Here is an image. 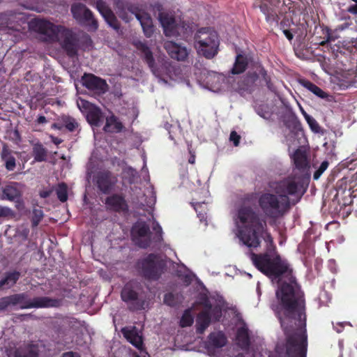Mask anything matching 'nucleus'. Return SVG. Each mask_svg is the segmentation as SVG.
Returning a JSON list of instances; mask_svg holds the SVG:
<instances>
[{
  "label": "nucleus",
  "instance_id": "41",
  "mask_svg": "<svg viewBox=\"0 0 357 357\" xmlns=\"http://www.w3.org/2000/svg\"><path fill=\"white\" fill-rule=\"evenodd\" d=\"M257 114L265 119H269L271 118L273 111L269 109L267 105H262L257 109Z\"/></svg>",
  "mask_w": 357,
  "mask_h": 357
},
{
  "label": "nucleus",
  "instance_id": "54",
  "mask_svg": "<svg viewBox=\"0 0 357 357\" xmlns=\"http://www.w3.org/2000/svg\"><path fill=\"white\" fill-rule=\"evenodd\" d=\"M264 239L265 241L267 242V243H269L271 245H272L273 243V238H271V236H270V234H266L265 236H264Z\"/></svg>",
  "mask_w": 357,
  "mask_h": 357
},
{
  "label": "nucleus",
  "instance_id": "30",
  "mask_svg": "<svg viewBox=\"0 0 357 357\" xmlns=\"http://www.w3.org/2000/svg\"><path fill=\"white\" fill-rule=\"evenodd\" d=\"M249 59L246 55L238 54L236 61L231 70L232 74H240L245 71L248 63Z\"/></svg>",
  "mask_w": 357,
  "mask_h": 357
},
{
  "label": "nucleus",
  "instance_id": "49",
  "mask_svg": "<svg viewBox=\"0 0 357 357\" xmlns=\"http://www.w3.org/2000/svg\"><path fill=\"white\" fill-rule=\"evenodd\" d=\"M149 192L151 194V197L149 198V199L146 202V206L149 208H152L153 206L155 204L156 197H155V193L152 190H151Z\"/></svg>",
  "mask_w": 357,
  "mask_h": 357
},
{
  "label": "nucleus",
  "instance_id": "12",
  "mask_svg": "<svg viewBox=\"0 0 357 357\" xmlns=\"http://www.w3.org/2000/svg\"><path fill=\"white\" fill-rule=\"evenodd\" d=\"M158 20L166 36H177L184 33L185 26L183 23L178 24L172 15L167 13H160Z\"/></svg>",
  "mask_w": 357,
  "mask_h": 357
},
{
  "label": "nucleus",
  "instance_id": "47",
  "mask_svg": "<svg viewBox=\"0 0 357 357\" xmlns=\"http://www.w3.org/2000/svg\"><path fill=\"white\" fill-rule=\"evenodd\" d=\"M13 215L12 210L6 206H0V218L8 217Z\"/></svg>",
  "mask_w": 357,
  "mask_h": 357
},
{
  "label": "nucleus",
  "instance_id": "56",
  "mask_svg": "<svg viewBox=\"0 0 357 357\" xmlns=\"http://www.w3.org/2000/svg\"><path fill=\"white\" fill-rule=\"evenodd\" d=\"M40 197L43 198H46L50 196V192L49 191H43L40 193Z\"/></svg>",
  "mask_w": 357,
  "mask_h": 357
},
{
  "label": "nucleus",
  "instance_id": "18",
  "mask_svg": "<svg viewBox=\"0 0 357 357\" xmlns=\"http://www.w3.org/2000/svg\"><path fill=\"white\" fill-rule=\"evenodd\" d=\"M121 331L126 340L141 351L143 357H146V355H148L146 351H143L142 335L136 327H126L122 328Z\"/></svg>",
  "mask_w": 357,
  "mask_h": 357
},
{
  "label": "nucleus",
  "instance_id": "23",
  "mask_svg": "<svg viewBox=\"0 0 357 357\" xmlns=\"http://www.w3.org/2000/svg\"><path fill=\"white\" fill-rule=\"evenodd\" d=\"M21 184L18 183H13L6 185L2 190V198L10 201H13L21 196Z\"/></svg>",
  "mask_w": 357,
  "mask_h": 357
},
{
  "label": "nucleus",
  "instance_id": "20",
  "mask_svg": "<svg viewBox=\"0 0 357 357\" xmlns=\"http://www.w3.org/2000/svg\"><path fill=\"white\" fill-rule=\"evenodd\" d=\"M164 47L168 54L178 61H184L189 54V50L185 46L172 41H166Z\"/></svg>",
  "mask_w": 357,
  "mask_h": 357
},
{
  "label": "nucleus",
  "instance_id": "40",
  "mask_svg": "<svg viewBox=\"0 0 357 357\" xmlns=\"http://www.w3.org/2000/svg\"><path fill=\"white\" fill-rule=\"evenodd\" d=\"M123 174L128 178L130 183H133L137 177V171L131 167H126L123 169Z\"/></svg>",
  "mask_w": 357,
  "mask_h": 357
},
{
  "label": "nucleus",
  "instance_id": "37",
  "mask_svg": "<svg viewBox=\"0 0 357 357\" xmlns=\"http://www.w3.org/2000/svg\"><path fill=\"white\" fill-rule=\"evenodd\" d=\"M167 75L172 80L176 81L178 79L179 70L172 66L169 63H165L164 66Z\"/></svg>",
  "mask_w": 357,
  "mask_h": 357
},
{
  "label": "nucleus",
  "instance_id": "2",
  "mask_svg": "<svg viewBox=\"0 0 357 357\" xmlns=\"http://www.w3.org/2000/svg\"><path fill=\"white\" fill-rule=\"evenodd\" d=\"M270 192L262 193L259 198V206L265 215L278 219L285 215L291 206L290 197L298 202L305 192L301 175L294 172L291 176L270 181Z\"/></svg>",
  "mask_w": 357,
  "mask_h": 357
},
{
  "label": "nucleus",
  "instance_id": "5",
  "mask_svg": "<svg viewBox=\"0 0 357 357\" xmlns=\"http://www.w3.org/2000/svg\"><path fill=\"white\" fill-rule=\"evenodd\" d=\"M19 305L20 308L50 307L59 305V301L48 297H36L28 298L26 294H14L0 298V311L6 310L10 305Z\"/></svg>",
  "mask_w": 357,
  "mask_h": 357
},
{
  "label": "nucleus",
  "instance_id": "13",
  "mask_svg": "<svg viewBox=\"0 0 357 357\" xmlns=\"http://www.w3.org/2000/svg\"><path fill=\"white\" fill-rule=\"evenodd\" d=\"M130 16L128 17L127 14L121 13V17L126 22H129L134 15L137 20H139L144 35L147 38H150L154 32V26L153 20L150 15L144 10H138L136 11L130 10Z\"/></svg>",
  "mask_w": 357,
  "mask_h": 357
},
{
  "label": "nucleus",
  "instance_id": "46",
  "mask_svg": "<svg viewBox=\"0 0 357 357\" xmlns=\"http://www.w3.org/2000/svg\"><path fill=\"white\" fill-rule=\"evenodd\" d=\"M64 123L66 128L70 131H73L77 126V123L75 119L70 117L66 118Z\"/></svg>",
  "mask_w": 357,
  "mask_h": 357
},
{
  "label": "nucleus",
  "instance_id": "17",
  "mask_svg": "<svg viewBox=\"0 0 357 357\" xmlns=\"http://www.w3.org/2000/svg\"><path fill=\"white\" fill-rule=\"evenodd\" d=\"M82 85L96 93H103L107 90L106 82L92 74H84L82 77Z\"/></svg>",
  "mask_w": 357,
  "mask_h": 357
},
{
  "label": "nucleus",
  "instance_id": "29",
  "mask_svg": "<svg viewBox=\"0 0 357 357\" xmlns=\"http://www.w3.org/2000/svg\"><path fill=\"white\" fill-rule=\"evenodd\" d=\"M38 352L36 345L26 344L17 349L14 357H37Z\"/></svg>",
  "mask_w": 357,
  "mask_h": 357
},
{
  "label": "nucleus",
  "instance_id": "8",
  "mask_svg": "<svg viewBox=\"0 0 357 357\" xmlns=\"http://www.w3.org/2000/svg\"><path fill=\"white\" fill-rule=\"evenodd\" d=\"M26 20L22 13L13 12L0 15V31H4L7 33L13 31L20 32L24 29Z\"/></svg>",
  "mask_w": 357,
  "mask_h": 357
},
{
  "label": "nucleus",
  "instance_id": "27",
  "mask_svg": "<svg viewBox=\"0 0 357 357\" xmlns=\"http://www.w3.org/2000/svg\"><path fill=\"white\" fill-rule=\"evenodd\" d=\"M1 160L4 162L5 167L8 171H13L16 167V160L13 155V151L4 144L1 152Z\"/></svg>",
  "mask_w": 357,
  "mask_h": 357
},
{
  "label": "nucleus",
  "instance_id": "9",
  "mask_svg": "<svg viewBox=\"0 0 357 357\" xmlns=\"http://www.w3.org/2000/svg\"><path fill=\"white\" fill-rule=\"evenodd\" d=\"M139 287L135 282L127 283L121 291V298L123 301L131 305L133 310H139L144 307V301L139 293Z\"/></svg>",
  "mask_w": 357,
  "mask_h": 357
},
{
  "label": "nucleus",
  "instance_id": "3",
  "mask_svg": "<svg viewBox=\"0 0 357 357\" xmlns=\"http://www.w3.org/2000/svg\"><path fill=\"white\" fill-rule=\"evenodd\" d=\"M235 235L248 248H257L260 244L259 234L264 231V225L259 215L250 207L240 208L234 217Z\"/></svg>",
  "mask_w": 357,
  "mask_h": 357
},
{
  "label": "nucleus",
  "instance_id": "35",
  "mask_svg": "<svg viewBox=\"0 0 357 357\" xmlns=\"http://www.w3.org/2000/svg\"><path fill=\"white\" fill-rule=\"evenodd\" d=\"M194 322V315L192 312V308L185 310L180 320V326L181 327H187L191 326Z\"/></svg>",
  "mask_w": 357,
  "mask_h": 357
},
{
  "label": "nucleus",
  "instance_id": "26",
  "mask_svg": "<svg viewBox=\"0 0 357 357\" xmlns=\"http://www.w3.org/2000/svg\"><path fill=\"white\" fill-rule=\"evenodd\" d=\"M123 125L118 117L114 114L106 118V123L104 126V130L109 132H120L123 129Z\"/></svg>",
  "mask_w": 357,
  "mask_h": 357
},
{
  "label": "nucleus",
  "instance_id": "57",
  "mask_svg": "<svg viewBox=\"0 0 357 357\" xmlns=\"http://www.w3.org/2000/svg\"><path fill=\"white\" fill-rule=\"evenodd\" d=\"M38 122L40 123H44L46 122V118L43 116H40L38 119Z\"/></svg>",
  "mask_w": 357,
  "mask_h": 357
},
{
  "label": "nucleus",
  "instance_id": "1",
  "mask_svg": "<svg viewBox=\"0 0 357 357\" xmlns=\"http://www.w3.org/2000/svg\"><path fill=\"white\" fill-rule=\"evenodd\" d=\"M278 304L272 308L287 336L285 347L277 345L279 357H306V316L303 294H276ZM236 357H243L238 355Z\"/></svg>",
  "mask_w": 357,
  "mask_h": 357
},
{
  "label": "nucleus",
  "instance_id": "22",
  "mask_svg": "<svg viewBox=\"0 0 357 357\" xmlns=\"http://www.w3.org/2000/svg\"><path fill=\"white\" fill-rule=\"evenodd\" d=\"M97 8L110 26L114 29H117L119 28L116 17L114 16L112 11L105 6L104 2L98 1Z\"/></svg>",
  "mask_w": 357,
  "mask_h": 357
},
{
  "label": "nucleus",
  "instance_id": "32",
  "mask_svg": "<svg viewBox=\"0 0 357 357\" xmlns=\"http://www.w3.org/2000/svg\"><path fill=\"white\" fill-rule=\"evenodd\" d=\"M301 83L305 88L310 91L319 98L326 99L328 97V95L326 92L310 81L301 80Z\"/></svg>",
  "mask_w": 357,
  "mask_h": 357
},
{
  "label": "nucleus",
  "instance_id": "10",
  "mask_svg": "<svg viewBox=\"0 0 357 357\" xmlns=\"http://www.w3.org/2000/svg\"><path fill=\"white\" fill-rule=\"evenodd\" d=\"M131 236L134 243L141 248L149 246L151 241V234L149 226L144 222L137 221L132 227Z\"/></svg>",
  "mask_w": 357,
  "mask_h": 357
},
{
  "label": "nucleus",
  "instance_id": "62",
  "mask_svg": "<svg viewBox=\"0 0 357 357\" xmlns=\"http://www.w3.org/2000/svg\"><path fill=\"white\" fill-rule=\"evenodd\" d=\"M257 293L258 294H260V290H259V283L258 282L257 284Z\"/></svg>",
  "mask_w": 357,
  "mask_h": 357
},
{
  "label": "nucleus",
  "instance_id": "48",
  "mask_svg": "<svg viewBox=\"0 0 357 357\" xmlns=\"http://www.w3.org/2000/svg\"><path fill=\"white\" fill-rule=\"evenodd\" d=\"M153 229L155 231V238H156V241H160L161 239V237H162V228H161V227L159 225L158 223L156 222L153 226Z\"/></svg>",
  "mask_w": 357,
  "mask_h": 357
},
{
  "label": "nucleus",
  "instance_id": "15",
  "mask_svg": "<svg viewBox=\"0 0 357 357\" xmlns=\"http://www.w3.org/2000/svg\"><path fill=\"white\" fill-rule=\"evenodd\" d=\"M77 104L79 109L86 114L88 122L91 126H99L102 118L100 109L82 98L78 99Z\"/></svg>",
  "mask_w": 357,
  "mask_h": 357
},
{
  "label": "nucleus",
  "instance_id": "14",
  "mask_svg": "<svg viewBox=\"0 0 357 357\" xmlns=\"http://www.w3.org/2000/svg\"><path fill=\"white\" fill-rule=\"evenodd\" d=\"M143 274L150 279H157L163 266V262L155 255H150L141 262Z\"/></svg>",
  "mask_w": 357,
  "mask_h": 357
},
{
  "label": "nucleus",
  "instance_id": "7",
  "mask_svg": "<svg viewBox=\"0 0 357 357\" xmlns=\"http://www.w3.org/2000/svg\"><path fill=\"white\" fill-rule=\"evenodd\" d=\"M219 40L217 33L208 28L200 29L195 36V47L199 54L207 59L218 53Z\"/></svg>",
  "mask_w": 357,
  "mask_h": 357
},
{
  "label": "nucleus",
  "instance_id": "25",
  "mask_svg": "<svg viewBox=\"0 0 357 357\" xmlns=\"http://www.w3.org/2000/svg\"><path fill=\"white\" fill-rule=\"evenodd\" d=\"M106 204L109 208L116 211H123L127 209V204L124 198L117 195L107 197Z\"/></svg>",
  "mask_w": 357,
  "mask_h": 357
},
{
  "label": "nucleus",
  "instance_id": "36",
  "mask_svg": "<svg viewBox=\"0 0 357 357\" xmlns=\"http://www.w3.org/2000/svg\"><path fill=\"white\" fill-rule=\"evenodd\" d=\"M33 153L36 161L42 162L46 160L47 152L41 144H35Z\"/></svg>",
  "mask_w": 357,
  "mask_h": 357
},
{
  "label": "nucleus",
  "instance_id": "61",
  "mask_svg": "<svg viewBox=\"0 0 357 357\" xmlns=\"http://www.w3.org/2000/svg\"><path fill=\"white\" fill-rule=\"evenodd\" d=\"M144 167L142 168V171H146L147 168L146 167V161L144 160Z\"/></svg>",
  "mask_w": 357,
  "mask_h": 357
},
{
  "label": "nucleus",
  "instance_id": "58",
  "mask_svg": "<svg viewBox=\"0 0 357 357\" xmlns=\"http://www.w3.org/2000/svg\"><path fill=\"white\" fill-rule=\"evenodd\" d=\"M188 161L190 164H194L195 162V155L192 154Z\"/></svg>",
  "mask_w": 357,
  "mask_h": 357
},
{
  "label": "nucleus",
  "instance_id": "11",
  "mask_svg": "<svg viewBox=\"0 0 357 357\" xmlns=\"http://www.w3.org/2000/svg\"><path fill=\"white\" fill-rule=\"evenodd\" d=\"M71 12L74 18L80 24L89 26L91 31H95L98 28V23L93 18L92 13L84 5L81 3L73 4Z\"/></svg>",
  "mask_w": 357,
  "mask_h": 357
},
{
  "label": "nucleus",
  "instance_id": "43",
  "mask_svg": "<svg viewBox=\"0 0 357 357\" xmlns=\"http://www.w3.org/2000/svg\"><path fill=\"white\" fill-rule=\"evenodd\" d=\"M43 218V212L40 208H34L32 212V225L36 227Z\"/></svg>",
  "mask_w": 357,
  "mask_h": 357
},
{
  "label": "nucleus",
  "instance_id": "60",
  "mask_svg": "<svg viewBox=\"0 0 357 357\" xmlns=\"http://www.w3.org/2000/svg\"><path fill=\"white\" fill-rule=\"evenodd\" d=\"M339 347H340V351L342 352V349H343V341L342 340L339 341Z\"/></svg>",
  "mask_w": 357,
  "mask_h": 357
},
{
  "label": "nucleus",
  "instance_id": "44",
  "mask_svg": "<svg viewBox=\"0 0 357 357\" xmlns=\"http://www.w3.org/2000/svg\"><path fill=\"white\" fill-rule=\"evenodd\" d=\"M178 275L179 277L183 278L185 282L187 284H190L195 278V275L189 270H185V273L183 275L181 273H178Z\"/></svg>",
  "mask_w": 357,
  "mask_h": 357
},
{
  "label": "nucleus",
  "instance_id": "42",
  "mask_svg": "<svg viewBox=\"0 0 357 357\" xmlns=\"http://www.w3.org/2000/svg\"><path fill=\"white\" fill-rule=\"evenodd\" d=\"M305 119L306 121L307 122L308 125L310 126L311 130L314 132H315V133L319 132L320 127H319L318 123L317 122V121L313 117L310 116L307 114H305Z\"/></svg>",
  "mask_w": 357,
  "mask_h": 357
},
{
  "label": "nucleus",
  "instance_id": "52",
  "mask_svg": "<svg viewBox=\"0 0 357 357\" xmlns=\"http://www.w3.org/2000/svg\"><path fill=\"white\" fill-rule=\"evenodd\" d=\"M355 2L354 4L349 6L348 11L351 14H357V0H352Z\"/></svg>",
  "mask_w": 357,
  "mask_h": 357
},
{
  "label": "nucleus",
  "instance_id": "28",
  "mask_svg": "<svg viewBox=\"0 0 357 357\" xmlns=\"http://www.w3.org/2000/svg\"><path fill=\"white\" fill-rule=\"evenodd\" d=\"M292 159L296 169L304 173L308 167V162L305 153L300 149H297L292 155Z\"/></svg>",
  "mask_w": 357,
  "mask_h": 357
},
{
  "label": "nucleus",
  "instance_id": "38",
  "mask_svg": "<svg viewBox=\"0 0 357 357\" xmlns=\"http://www.w3.org/2000/svg\"><path fill=\"white\" fill-rule=\"evenodd\" d=\"M56 195L59 198V199L64 202L68 199V192H67V185L64 183H60L58 185V187L56 188Z\"/></svg>",
  "mask_w": 357,
  "mask_h": 357
},
{
  "label": "nucleus",
  "instance_id": "55",
  "mask_svg": "<svg viewBox=\"0 0 357 357\" xmlns=\"http://www.w3.org/2000/svg\"><path fill=\"white\" fill-rule=\"evenodd\" d=\"M284 34L289 40H291L293 38V35L288 30H284Z\"/></svg>",
  "mask_w": 357,
  "mask_h": 357
},
{
  "label": "nucleus",
  "instance_id": "34",
  "mask_svg": "<svg viewBox=\"0 0 357 357\" xmlns=\"http://www.w3.org/2000/svg\"><path fill=\"white\" fill-rule=\"evenodd\" d=\"M238 344L242 348H246L249 345V334L247 327L243 326L238 328L236 334Z\"/></svg>",
  "mask_w": 357,
  "mask_h": 357
},
{
  "label": "nucleus",
  "instance_id": "59",
  "mask_svg": "<svg viewBox=\"0 0 357 357\" xmlns=\"http://www.w3.org/2000/svg\"><path fill=\"white\" fill-rule=\"evenodd\" d=\"M337 326H340V328L335 327V330H336V331L337 333H340L342 331V324H337Z\"/></svg>",
  "mask_w": 357,
  "mask_h": 357
},
{
  "label": "nucleus",
  "instance_id": "63",
  "mask_svg": "<svg viewBox=\"0 0 357 357\" xmlns=\"http://www.w3.org/2000/svg\"><path fill=\"white\" fill-rule=\"evenodd\" d=\"M61 141L60 139H56L54 141V142L55 144H58L61 143Z\"/></svg>",
  "mask_w": 357,
  "mask_h": 357
},
{
  "label": "nucleus",
  "instance_id": "21",
  "mask_svg": "<svg viewBox=\"0 0 357 357\" xmlns=\"http://www.w3.org/2000/svg\"><path fill=\"white\" fill-rule=\"evenodd\" d=\"M135 44L137 49L139 51H140L141 53L142 54L149 68L151 69V71L153 73L154 75L159 77V82L167 83V81L164 77H160V75L155 69L154 59L153 57L152 52H151L149 48L144 43L141 41H137Z\"/></svg>",
  "mask_w": 357,
  "mask_h": 357
},
{
  "label": "nucleus",
  "instance_id": "50",
  "mask_svg": "<svg viewBox=\"0 0 357 357\" xmlns=\"http://www.w3.org/2000/svg\"><path fill=\"white\" fill-rule=\"evenodd\" d=\"M230 141L233 142L235 146H237L239 144L240 136L235 132L232 131L229 137Z\"/></svg>",
  "mask_w": 357,
  "mask_h": 357
},
{
  "label": "nucleus",
  "instance_id": "33",
  "mask_svg": "<svg viewBox=\"0 0 357 357\" xmlns=\"http://www.w3.org/2000/svg\"><path fill=\"white\" fill-rule=\"evenodd\" d=\"M195 210L197 213L201 222H205V225H207L206 222V209L207 203L206 202H193L191 203Z\"/></svg>",
  "mask_w": 357,
  "mask_h": 357
},
{
  "label": "nucleus",
  "instance_id": "31",
  "mask_svg": "<svg viewBox=\"0 0 357 357\" xmlns=\"http://www.w3.org/2000/svg\"><path fill=\"white\" fill-rule=\"evenodd\" d=\"M226 337L222 332H213L208 336V343L213 347H222L226 344Z\"/></svg>",
  "mask_w": 357,
  "mask_h": 357
},
{
  "label": "nucleus",
  "instance_id": "64",
  "mask_svg": "<svg viewBox=\"0 0 357 357\" xmlns=\"http://www.w3.org/2000/svg\"><path fill=\"white\" fill-rule=\"evenodd\" d=\"M329 264H330V266L334 265L335 264V261L333 260V259L330 260L329 261Z\"/></svg>",
  "mask_w": 357,
  "mask_h": 357
},
{
  "label": "nucleus",
  "instance_id": "4",
  "mask_svg": "<svg viewBox=\"0 0 357 357\" xmlns=\"http://www.w3.org/2000/svg\"><path fill=\"white\" fill-rule=\"evenodd\" d=\"M30 29L40 35L45 41H60L63 48L68 54L73 56L77 51V40L75 34L62 26H57L53 23L43 20L33 19L29 23Z\"/></svg>",
  "mask_w": 357,
  "mask_h": 357
},
{
  "label": "nucleus",
  "instance_id": "51",
  "mask_svg": "<svg viewBox=\"0 0 357 357\" xmlns=\"http://www.w3.org/2000/svg\"><path fill=\"white\" fill-rule=\"evenodd\" d=\"M336 39V36H333L331 33L329 32V31H327V36L326 40H323L320 43L321 45H324L327 43L335 41Z\"/></svg>",
  "mask_w": 357,
  "mask_h": 357
},
{
  "label": "nucleus",
  "instance_id": "45",
  "mask_svg": "<svg viewBox=\"0 0 357 357\" xmlns=\"http://www.w3.org/2000/svg\"><path fill=\"white\" fill-rule=\"evenodd\" d=\"M328 162L327 161H324L319 168L314 172V178L318 179L320 176L324 173V172L328 168Z\"/></svg>",
  "mask_w": 357,
  "mask_h": 357
},
{
  "label": "nucleus",
  "instance_id": "39",
  "mask_svg": "<svg viewBox=\"0 0 357 357\" xmlns=\"http://www.w3.org/2000/svg\"><path fill=\"white\" fill-rule=\"evenodd\" d=\"M181 301L178 295L172 293L166 294L164 297V303L169 306H174Z\"/></svg>",
  "mask_w": 357,
  "mask_h": 357
},
{
  "label": "nucleus",
  "instance_id": "16",
  "mask_svg": "<svg viewBox=\"0 0 357 357\" xmlns=\"http://www.w3.org/2000/svg\"><path fill=\"white\" fill-rule=\"evenodd\" d=\"M226 80L223 75L208 73L204 79L205 87L213 92H220L227 88Z\"/></svg>",
  "mask_w": 357,
  "mask_h": 357
},
{
  "label": "nucleus",
  "instance_id": "6",
  "mask_svg": "<svg viewBox=\"0 0 357 357\" xmlns=\"http://www.w3.org/2000/svg\"><path fill=\"white\" fill-rule=\"evenodd\" d=\"M202 311L197 315L196 320L197 333L202 334L208 327L211 320L218 321L222 316L223 304L221 301L213 298H202Z\"/></svg>",
  "mask_w": 357,
  "mask_h": 357
},
{
  "label": "nucleus",
  "instance_id": "19",
  "mask_svg": "<svg viewBox=\"0 0 357 357\" xmlns=\"http://www.w3.org/2000/svg\"><path fill=\"white\" fill-rule=\"evenodd\" d=\"M116 182L117 178L108 171L100 172L97 175L98 187L104 193L110 191Z\"/></svg>",
  "mask_w": 357,
  "mask_h": 357
},
{
  "label": "nucleus",
  "instance_id": "53",
  "mask_svg": "<svg viewBox=\"0 0 357 357\" xmlns=\"http://www.w3.org/2000/svg\"><path fill=\"white\" fill-rule=\"evenodd\" d=\"M62 357H80L79 354L73 352H66L63 354Z\"/></svg>",
  "mask_w": 357,
  "mask_h": 357
},
{
  "label": "nucleus",
  "instance_id": "24",
  "mask_svg": "<svg viewBox=\"0 0 357 357\" xmlns=\"http://www.w3.org/2000/svg\"><path fill=\"white\" fill-rule=\"evenodd\" d=\"M20 277V273L17 271L6 272L0 280V290L10 289L13 287Z\"/></svg>",
  "mask_w": 357,
  "mask_h": 357
}]
</instances>
